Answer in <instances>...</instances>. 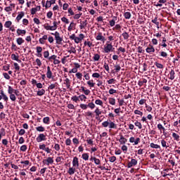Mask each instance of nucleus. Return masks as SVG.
I'll use <instances>...</instances> for the list:
<instances>
[{"mask_svg": "<svg viewBox=\"0 0 180 180\" xmlns=\"http://www.w3.org/2000/svg\"><path fill=\"white\" fill-rule=\"evenodd\" d=\"M113 45H112V43L110 41H107L105 45L104 46V52L105 53H110V51H113Z\"/></svg>", "mask_w": 180, "mask_h": 180, "instance_id": "f257e3e1", "label": "nucleus"}, {"mask_svg": "<svg viewBox=\"0 0 180 180\" xmlns=\"http://www.w3.org/2000/svg\"><path fill=\"white\" fill-rule=\"evenodd\" d=\"M51 34L55 36L56 44H61V43H63V37H60V33L58 32H56L55 33H51Z\"/></svg>", "mask_w": 180, "mask_h": 180, "instance_id": "f03ea898", "label": "nucleus"}, {"mask_svg": "<svg viewBox=\"0 0 180 180\" xmlns=\"http://www.w3.org/2000/svg\"><path fill=\"white\" fill-rule=\"evenodd\" d=\"M45 165H51L54 164V158L49 157L42 161Z\"/></svg>", "mask_w": 180, "mask_h": 180, "instance_id": "7ed1b4c3", "label": "nucleus"}, {"mask_svg": "<svg viewBox=\"0 0 180 180\" xmlns=\"http://www.w3.org/2000/svg\"><path fill=\"white\" fill-rule=\"evenodd\" d=\"M96 40H98L104 43V41H106V39L105 38V37H103V34H102V32H98L96 37Z\"/></svg>", "mask_w": 180, "mask_h": 180, "instance_id": "20e7f679", "label": "nucleus"}, {"mask_svg": "<svg viewBox=\"0 0 180 180\" xmlns=\"http://www.w3.org/2000/svg\"><path fill=\"white\" fill-rule=\"evenodd\" d=\"M36 140L37 143H41V141H46L47 139L46 138V135H44V134H39Z\"/></svg>", "mask_w": 180, "mask_h": 180, "instance_id": "39448f33", "label": "nucleus"}, {"mask_svg": "<svg viewBox=\"0 0 180 180\" xmlns=\"http://www.w3.org/2000/svg\"><path fill=\"white\" fill-rule=\"evenodd\" d=\"M129 143H134V146H137L140 143V138H134L131 136L129 138Z\"/></svg>", "mask_w": 180, "mask_h": 180, "instance_id": "423d86ee", "label": "nucleus"}, {"mask_svg": "<svg viewBox=\"0 0 180 180\" xmlns=\"http://www.w3.org/2000/svg\"><path fill=\"white\" fill-rule=\"evenodd\" d=\"M72 167L75 168H78L79 167V162L78 161V158H73Z\"/></svg>", "mask_w": 180, "mask_h": 180, "instance_id": "0eeeda50", "label": "nucleus"}, {"mask_svg": "<svg viewBox=\"0 0 180 180\" xmlns=\"http://www.w3.org/2000/svg\"><path fill=\"white\" fill-rule=\"evenodd\" d=\"M136 165H137V160L131 159V161L128 163L127 167L131 168V167H134Z\"/></svg>", "mask_w": 180, "mask_h": 180, "instance_id": "6e6552de", "label": "nucleus"}, {"mask_svg": "<svg viewBox=\"0 0 180 180\" xmlns=\"http://www.w3.org/2000/svg\"><path fill=\"white\" fill-rule=\"evenodd\" d=\"M46 77L49 78V79H51V78H53V72H51L50 66L47 67Z\"/></svg>", "mask_w": 180, "mask_h": 180, "instance_id": "1a4fd4ad", "label": "nucleus"}, {"mask_svg": "<svg viewBox=\"0 0 180 180\" xmlns=\"http://www.w3.org/2000/svg\"><path fill=\"white\" fill-rule=\"evenodd\" d=\"M76 26H77V23L74 22V21H72L70 23L69 27H68V32H71L72 30H75Z\"/></svg>", "mask_w": 180, "mask_h": 180, "instance_id": "9d476101", "label": "nucleus"}, {"mask_svg": "<svg viewBox=\"0 0 180 180\" xmlns=\"http://www.w3.org/2000/svg\"><path fill=\"white\" fill-rule=\"evenodd\" d=\"M86 26H88V20H85L84 21H80L79 29H85Z\"/></svg>", "mask_w": 180, "mask_h": 180, "instance_id": "9b49d317", "label": "nucleus"}, {"mask_svg": "<svg viewBox=\"0 0 180 180\" xmlns=\"http://www.w3.org/2000/svg\"><path fill=\"white\" fill-rule=\"evenodd\" d=\"M146 53L150 54L151 53H154V51H155V49H154L153 45H149L148 47L146 48Z\"/></svg>", "mask_w": 180, "mask_h": 180, "instance_id": "f8f14e48", "label": "nucleus"}, {"mask_svg": "<svg viewBox=\"0 0 180 180\" xmlns=\"http://www.w3.org/2000/svg\"><path fill=\"white\" fill-rule=\"evenodd\" d=\"M119 143L121 145H124L126 143H127V139L124 138L123 135H120V139H119Z\"/></svg>", "mask_w": 180, "mask_h": 180, "instance_id": "ddd939ff", "label": "nucleus"}, {"mask_svg": "<svg viewBox=\"0 0 180 180\" xmlns=\"http://www.w3.org/2000/svg\"><path fill=\"white\" fill-rule=\"evenodd\" d=\"M64 85H66V88L68 89H70V88L71 87V80H70V79L68 78H66L65 80H64Z\"/></svg>", "mask_w": 180, "mask_h": 180, "instance_id": "4468645a", "label": "nucleus"}, {"mask_svg": "<svg viewBox=\"0 0 180 180\" xmlns=\"http://www.w3.org/2000/svg\"><path fill=\"white\" fill-rule=\"evenodd\" d=\"M41 4L43 6H45L46 9H49V8H51L52 5L50 1H47L46 3V5H44L45 2H44V0H43L41 1Z\"/></svg>", "mask_w": 180, "mask_h": 180, "instance_id": "2eb2a0df", "label": "nucleus"}, {"mask_svg": "<svg viewBox=\"0 0 180 180\" xmlns=\"http://www.w3.org/2000/svg\"><path fill=\"white\" fill-rule=\"evenodd\" d=\"M11 60L14 61H18V63H21V60H19V55H15V53L11 54Z\"/></svg>", "mask_w": 180, "mask_h": 180, "instance_id": "dca6fc26", "label": "nucleus"}, {"mask_svg": "<svg viewBox=\"0 0 180 180\" xmlns=\"http://www.w3.org/2000/svg\"><path fill=\"white\" fill-rule=\"evenodd\" d=\"M94 113H96V119L98 120V119H99V116H101V115H102V112L101 111V110H99V108H96L94 110Z\"/></svg>", "mask_w": 180, "mask_h": 180, "instance_id": "f3484780", "label": "nucleus"}, {"mask_svg": "<svg viewBox=\"0 0 180 180\" xmlns=\"http://www.w3.org/2000/svg\"><path fill=\"white\" fill-rule=\"evenodd\" d=\"M23 16H25V12L21 11L20 13H19V14L16 17L17 22H20L22 18H23Z\"/></svg>", "mask_w": 180, "mask_h": 180, "instance_id": "a211bd4d", "label": "nucleus"}, {"mask_svg": "<svg viewBox=\"0 0 180 180\" xmlns=\"http://www.w3.org/2000/svg\"><path fill=\"white\" fill-rule=\"evenodd\" d=\"M169 78L172 81L173 79H175V71L174 70H172L170 72H169Z\"/></svg>", "mask_w": 180, "mask_h": 180, "instance_id": "6ab92c4d", "label": "nucleus"}, {"mask_svg": "<svg viewBox=\"0 0 180 180\" xmlns=\"http://www.w3.org/2000/svg\"><path fill=\"white\" fill-rule=\"evenodd\" d=\"M17 34L18 36H22V35L26 34V31L25 30L18 29Z\"/></svg>", "mask_w": 180, "mask_h": 180, "instance_id": "aec40b11", "label": "nucleus"}, {"mask_svg": "<svg viewBox=\"0 0 180 180\" xmlns=\"http://www.w3.org/2000/svg\"><path fill=\"white\" fill-rule=\"evenodd\" d=\"M117 20V17L114 16L113 19L110 20L109 23H110V26H111V27H113V26H115V20Z\"/></svg>", "mask_w": 180, "mask_h": 180, "instance_id": "412c9836", "label": "nucleus"}, {"mask_svg": "<svg viewBox=\"0 0 180 180\" xmlns=\"http://www.w3.org/2000/svg\"><path fill=\"white\" fill-rule=\"evenodd\" d=\"M16 42L18 44V46H21V44H23L25 43V39H23L22 37L17 38Z\"/></svg>", "mask_w": 180, "mask_h": 180, "instance_id": "4be33fe9", "label": "nucleus"}, {"mask_svg": "<svg viewBox=\"0 0 180 180\" xmlns=\"http://www.w3.org/2000/svg\"><path fill=\"white\" fill-rule=\"evenodd\" d=\"M108 127L109 129H117V125H116V124H115L113 122H110L108 124Z\"/></svg>", "mask_w": 180, "mask_h": 180, "instance_id": "5701e85b", "label": "nucleus"}, {"mask_svg": "<svg viewBox=\"0 0 180 180\" xmlns=\"http://www.w3.org/2000/svg\"><path fill=\"white\" fill-rule=\"evenodd\" d=\"M75 167H70L68 174H69V175H74V174H75Z\"/></svg>", "mask_w": 180, "mask_h": 180, "instance_id": "b1692460", "label": "nucleus"}, {"mask_svg": "<svg viewBox=\"0 0 180 180\" xmlns=\"http://www.w3.org/2000/svg\"><path fill=\"white\" fill-rule=\"evenodd\" d=\"M166 3L167 0H159L158 3H157V4H155V6H160V8H161V6H162V4Z\"/></svg>", "mask_w": 180, "mask_h": 180, "instance_id": "393cba45", "label": "nucleus"}, {"mask_svg": "<svg viewBox=\"0 0 180 180\" xmlns=\"http://www.w3.org/2000/svg\"><path fill=\"white\" fill-rule=\"evenodd\" d=\"M36 50L39 57H41V51H43V48L41 46H37Z\"/></svg>", "mask_w": 180, "mask_h": 180, "instance_id": "a878e982", "label": "nucleus"}, {"mask_svg": "<svg viewBox=\"0 0 180 180\" xmlns=\"http://www.w3.org/2000/svg\"><path fill=\"white\" fill-rule=\"evenodd\" d=\"M8 92L10 95H12L13 93L16 95V90L13 89V88H12L11 86H8Z\"/></svg>", "mask_w": 180, "mask_h": 180, "instance_id": "bb28decb", "label": "nucleus"}, {"mask_svg": "<svg viewBox=\"0 0 180 180\" xmlns=\"http://www.w3.org/2000/svg\"><path fill=\"white\" fill-rule=\"evenodd\" d=\"M68 53H70V54H75L77 53V50L75 49V47L71 46L70 50L68 51Z\"/></svg>", "mask_w": 180, "mask_h": 180, "instance_id": "cd10ccee", "label": "nucleus"}, {"mask_svg": "<svg viewBox=\"0 0 180 180\" xmlns=\"http://www.w3.org/2000/svg\"><path fill=\"white\" fill-rule=\"evenodd\" d=\"M155 65L157 67V68H158L159 70H164V65L158 63V62H155Z\"/></svg>", "mask_w": 180, "mask_h": 180, "instance_id": "c85d7f7f", "label": "nucleus"}, {"mask_svg": "<svg viewBox=\"0 0 180 180\" xmlns=\"http://www.w3.org/2000/svg\"><path fill=\"white\" fill-rule=\"evenodd\" d=\"M44 94H46V90H44V89H42L37 91V95L38 96H43V95H44Z\"/></svg>", "mask_w": 180, "mask_h": 180, "instance_id": "c756f323", "label": "nucleus"}, {"mask_svg": "<svg viewBox=\"0 0 180 180\" xmlns=\"http://www.w3.org/2000/svg\"><path fill=\"white\" fill-rule=\"evenodd\" d=\"M172 137L176 141H179V135L178 134L173 132Z\"/></svg>", "mask_w": 180, "mask_h": 180, "instance_id": "7c9ffc66", "label": "nucleus"}, {"mask_svg": "<svg viewBox=\"0 0 180 180\" xmlns=\"http://www.w3.org/2000/svg\"><path fill=\"white\" fill-rule=\"evenodd\" d=\"M11 26H12V21H6L4 24V27L6 29L11 28Z\"/></svg>", "mask_w": 180, "mask_h": 180, "instance_id": "2f4dec72", "label": "nucleus"}, {"mask_svg": "<svg viewBox=\"0 0 180 180\" xmlns=\"http://www.w3.org/2000/svg\"><path fill=\"white\" fill-rule=\"evenodd\" d=\"M1 95L3 97L4 101H5V102H8V96L5 93H4V90L1 91Z\"/></svg>", "mask_w": 180, "mask_h": 180, "instance_id": "473e14b6", "label": "nucleus"}, {"mask_svg": "<svg viewBox=\"0 0 180 180\" xmlns=\"http://www.w3.org/2000/svg\"><path fill=\"white\" fill-rule=\"evenodd\" d=\"M158 130H160V131H161L162 130L163 133H165V127H164V126H162V124H158Z\"/></svg>", "mask_w": 180, "mask_h": 180, "instance_id": "72a5a7b5", "label": "nucleus"}, {"mask_svg": "<svg viewBox=\"0 0 180 180\" xmlns=\"http://www.w3.org/2000/svg\"><path fill=\"white\" fill-rule=\"evenodd\" d=\"M108 101H109L110 105H116V99H115L114 98H110Z\"/></svg>", "mask_w": 180, "mask_h": 180, "instance_id": "f704fd0d", "label": "nucleus"}, {"mask_svg": "<svg viewBox=\"0 0 180 180\" xmlns=\"http://www.w3.org/2000/svg\"><path fill=\"white\" fill-rule=\"evenodd\" d=\"M124 18L126 19H130V18H131V13L130 12H125L124 13Z\"/></svg>", "mask_w": 180, "mask_h": 180, "instance_id": "c9c22d12", "label": "nucleus"}, {"mask_svg": "<svg viewBox=\"0 0 180 180\" xmlns=\"http://www.w3.org/2000/svg\"><path fill=\"white\" fill-rule=\"evenodd\" d=\"M82 158L84 160V161H88L89 160V155L88 153H83L82 155Z\"/></svg>", "mask_w": 180, "mask_h": 180, "instance_id": "e433bc0d", "label": "nucleus"}, {"mask_svg": "<svg viewBox=\"0 0 180 180\" xmlns=\"http://www.w3.org/2000/svg\"><path fill=\"white\" fill-rule=\"evenodd\" d=\"M150 147H151V148H161V146H160V145L155 144L154 143H151L150 144Z\"/></svg>", "mask_w": 180, "mask_h": 180, "instance_id": "4c0bfd02", "label": "nucleus"}, {"mask_svg": "<svg viewBox=\"0 0 180 180\" xmlns=\"http://www.w3.org/2000/svg\"><path fill=\"white\" fill-rule=\"evenodd\" d=\"M100 58H101V56L98 53L94 54L93 57L94 61H99Z\"/></svg>", "mask_w": 180, "mask_h": 180, "instance_id": "58836bf2", "label": "nucleus"}, {"mask_svg": "<svg viewBox=\"0 0 180 180\" xmlns=\"http://www.w3.org/2000/svg\"><path fill=\"white\" fill-rule=\"evenodd\" d=\"M58 85V83L55 82L54 84H51V85L49 86L48 89H54L56 86Z\"/></svg>", "mask_w": 180, "mask_h": 180, "instance_id": "ea45409f", "label": "nucleus"}, {"mask_svg": "<svg viewBox=\"0 0 180 180\" xmlns=\"http://www.w3.org/2000/svg\"><path fill=\"white\" fill-rule=\"evenodd\" d=\"M114 67H115V72H119V71H120V70H122V68L120 67V65H119V64L115 65Z\"/></svg>", "mask_w": 180, "mask_h": 180, "instance_id": "a19ab883", "label": "nucleus"}, {"mask_svg": "<svg viewBox=\"0 0 180 180\" xmlns=\"http://www.w3.org/2000/svg\"><path fill=\"white\" fill-rule=\"evenodd\" d=\"M43 122H44L45 124H49V123H50V117H44V119H43Z\"/></svg>", "mask_w": 180, "mask_h": 180, "instance_id": "79ce46f5", "label": "nucleus"}, {"mask_svg": "<svg viewBox=\"0 0 180 180\" xmlns=\"http://www.w3.org/2000/svg\"><path fill=\"white\" fill-rule=\"evenodd\" d=\"M135 126L136 127H138L139 129H143V125H141V122H139V121H136L135 123H134Z\"/></svg>", "mask_w": 180, "mask_h": 180, "instance_id": "37998d69", "label": "nucleus"}, {"mask_svg": "<svg viewBox=\"0 0 180 180\" xmlns=\"http://www.w3.org/2000/svg\"><path fill=\"white\" fill-rule=\"evenodd\" d=\"M61 21L63 22V23H65L66 25H68V23H70V20H68V18L65 17H63L61 18Z\"/></svg>", "mask_w": 180, "mask_h": 180, "instance_id": "c03bdc74", "label": "nucleus"}, {"mask_svg": "<svg viewBox=\"0 0 180 180\" xmlns=\"http://www.w3.org/2000/svg\"><path fill=\"white\" fill-rule=\"evenodd\" d=\"M87 84L89 85V86H90L91 88H94V86H95V83H94V80H89L87 82Z\"/></svg>", "mask_w": 180, "mask_h": 180, "instance_id": "a18cd8bd", "label": "nucleus"}, {"mask_svg": "<svg viewBox=\"0 0 180 180\" xmlns=\"http://www.w3.org/2000/svg\"><path fill=\"white\" fill-rule=\"evenodd\" d=\"M53 26H51L52 27V29L53 30H57V27H58V22H57L56 21H53Z\"/></svg>", "mask_w": 180, "mask_h": 180, "instance_id": "49530a36", "label": "nucleus"}, {"mask_svg": "<svg viewBox=\"0 0 180 180\" xmlns=\"http://www.w3.org/2000/svg\"><path fill=\"white\" fill-rule=\"evenodd\" d=\"M83 74H84V78H85V79L86 80V81H89V79H90V77H89V73H87L86 72H83Z\"/></svg>", "mask_w": 180, "mask_h": 180, "instance_id": "de8ad7c7", "label": "nucleus"}, {"mask_svg": "<svg viewBox=\"0 0 180 180\" xmlns=\"http://www.w3.org/2000/svg\"><path fill=\"white\" fill-rule=\"evenodd\" d=\"M122 36L124 37V40H127V39H129V33H127V32L122 33Z\"/></svg>", "mask_w": 180, "mask_h": 180, "instance_id": "09e8293b", "label": "nucleus"}, {"mask_svg": "<svg viewBox=\"0 0 180 180\" xmlns=\"http://www.w3.org/2000/svg\"><path fill=\"white\" fill-rule=\"evenodd\" d=\"M72 101H73V102H78V101H79V96H73L71 98Z\"/></svg>", "mask_w": 180, "mask_h": 180, "instance_id": "8fccbe9b", "label": "nucleus"}, {"mask_svg": "<svg viewBox=\"0 0 180 180\" xmlns=\"http://www.w3.org/2000/svg\"><path fill=\"white\" fill-rule=\"evenodd\" d=\"M147 84V79H143V81L138 82V85L140 86H143V84Z\"/></svg>", "mask_w": 180, "mask_h": 180, "instance_id": "3c124183", "label": "nucleus"}, {"mask_svg": "<svg viewBox=\"0 0 180 180\" xmlns=\"http://www.w3.org/2000/svg\"><path fill=\"white\" fill-rule=\"evenodd\" d=\"M36 130L37 131L43 132L44 131L45 129L44 127L40 126V127H36Z\"/></svg>", "mask_w": 180, "mask_h": 180, "instance_id": "603ef678", "label": "nucleus"}, {"mask_svg": "<svg viewBox=\"0 0 180 180\" xmlns=\"http://www.w3.org/2000/svg\"><path fill=\"white\" fill-rule=\"evenodd\" d=\"M121 150L123 151L124 154H126V153H127V146L126 145H123L121 147Z\"/></svg>", "mask_w": 180, "mask_h": 180, "instance_id": "864d4df0", "label": "nucleus"}, {"mask_svg": "<svg viewBox=\"0 0 180 180\" xmlns=\"http://www.w3.org/2000/svg\"><path fill=\"white\" fill-rule=\"evenodd\" d=\"M162 147H165L166 148H168V146H167V141L164 139L161 141Z\"/></svg>", "mask_w": 180, "mask_h": 180, "instance_id": "5fc2aeb1", "label": "nucleus"}, {"mask_svg": "<svg viewBox=\"0 0 180 180\" xmlns=\"http://www.w3.org/2000/svg\"><path fill=\"white\" fill-rule=\"evenodd\" d=\"M79 98L80 99V101H84L85 102V101L86 100V96L84 94H81L80 96H79Z\"/></svg>", "mask_w": 180, "mask_h": 180, "instance_id": "6e6d98bb", "label": "nucleus"}, {"mask_svg": "<svg viewBox=\"0 0 180 180\" xmlns=\"http://www.w3.org/2000/svg\"><path fill=\"white\" fill-rule=\"evenodd\" d=\"M95 103L96 105H99L100 106H102V105H103V102L100 99L96 100Z\"/></svg>", "mask_w": 180, "mask_h": 180, "instance_id": "4d7b16f0", "label": "nucleus"}, {"mask_svg": "<svg viewBox=\"0 0 180 180\" xmlns=\"http://www.w3.org/2000/svg\"><path fill=\"white\" fill-rule=\"evenodd\" d=\"M20 151H22L23 153H25V151H26V150H27V146L26 145H22L20 148Z\"/></svg>", "mask_w": 180, "mask_h": 180, "instance_id": "13d9d810", "label": "nucleus"}, {"mask_svg": "<svg viewBox=\"0 0 180 180\" xmlns=\"http://www.w3.org/2000/svg\"><path fill=\"white\" fill-rule=\"evenodd\" d=\"M73 16H74L73 18H74L75 20L79 19V18H81V16H82V13L75 14Z\"/></svg>", "mask_w": 180, "mask_h": 180, "instance_id": "bf43d9fd", "label": "nucleus"}, {"mask_svg": "<svg viewBox=\"0 0 180 180\" xmlns=\"http://www.w3.org/2000/svg\"><path fill=\"white\" fill-rule=\"evenodd\" d=\"M75 76L77 78V79H82V73L77 72L76 73Z\"/></svg>", "mask_w": 180, "mask_h": 180, "instance_id": "052dcab7", "label": "nucleus"}, {"mask_svg": "<svg viewBox=\"0 0 180 180\" xmlns=\"http://www.w3.org/2000/svg\"><path fill=\"white\" fill-rule=\"evenodd\" d=\"M79 106H80L81 109H83V110L88 109V105H86V104H80Z\"/></svg>", "mask_w": 180, "mask_h": 180, "instance_id": "680f3d73", "label": "nucleus"}, {"mask_svg": "<svg viewBox=\"0 0 180 180\" xmlns=\"http://www.w3.org/2000/svg\"><path fill=\"white\" fill-rule=\"evenodd\" d=\"M44 29H46V30H54L53 29V27H52L51 26H50V25H44Z\"/></svg>", "mask_w": 180, "mask_h": 180, "instance_id": "e2e57ef3", "label": "nucleus"}, {"mask_svg": "<svg viewBox=\"0 0 180 180\" xmlns=\"http://www.w3.org/2000/svg\"><path fill=\"white\" fill-rule=\"evenodd\" d=\"M134 114L135 115H139V116H143V112H141L139 110H134Z\"/></svg>", "mask_w": 180, "mask_h": 180, "instance_id": "0e129e2a", "label": "nucleus"}, {"mask_svg": "<svg viewBox=\"0 0 180 180\" xmlns=\"http://www.w3.org/2000/svg\"><path fill=\"white\" fill-rule=\"evenodd\" d=\"M87 106L90 108V109H95V104L94 103H89Z\"/></svg>", "mask_w": 180, "mask_h": 180, "instance_id": "69168bd1", "label": "nucleus"}, {"mask_svg": "<svg viewBox=\"0 0 180 180\" xmlns=\"http://www.w3.org/2000/svg\"><path fill=\"white\" fill-rule=\"evenodd\" d=\"M110 162H115L116 161V156H112L109 158Z\"/></svg>", "mask_w": 180, "mask_h": 180, "instance_id": "338daca9", "label": "nucleus"}, {"mask_svg": "<svg viewBox=\"0 0 180 180\" xmlns=\"http://www.w3.org/2000/svg\"><path fill=\"white\" fill-rule=\"evenodd\" d=\"M103 127H108L109 126V122L108 121H105L102 123Z\"/></svg>", "mask_w": 180, "mask_h": 180, "instance_id": "774afa93", "label": "nucleus"}]
</instances>
